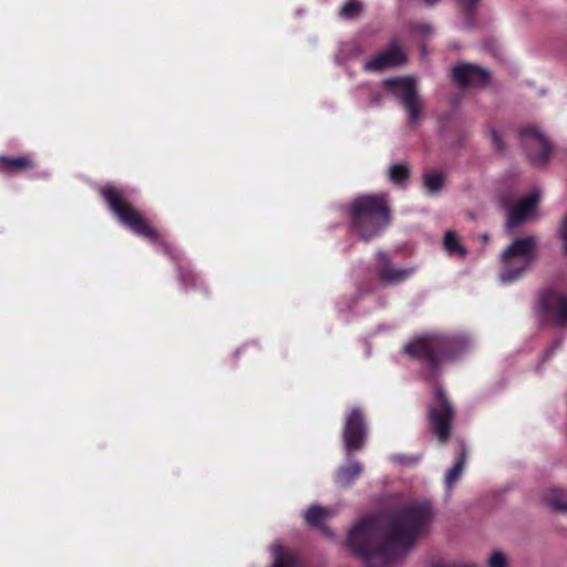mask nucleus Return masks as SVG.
<instances>
[{
    "instance_id": "1",
    "label": "nucleus",
    "mask_w": 567,
    "mask_h": 567,
    "mask_svg": "<svg viewBox=\"0 0 567 567\" xmlns=\"http://www.w3.org/2000/svg\"><path fill=\"white\" fill-rule=\"evenodd\" d=\"M431 519L429 503H412L391 514L363 517L349 530L347 544L365 567H392L427 530Z\"/></svg>"
},
{
    "instance_id": "2",
    "label": "nucleus",
    "mask_w": 567,
    "mask_h": 567,
    "mask_svg": "<svg viewBox=\"0 0 567 567\" xmlns=\"http://www.w3.org/2000/svg\"><path fill=\"white\" fill-rule=\"evenodd\" d=\"M470 343V339L463 334L426 332L406 342L403 351L431 373H435L444 362L463 353Z\"/></svg>"
},
{
    "instance_id": "3",
    "label": "nucleus",
    "mask_w": 567,
    "mask_h": 567,
    "mask_svg": "<svg viewBox=\"0 0 567 567\" xmlns=\"http://www.w3.org/2000/svg\"><path fill=\"white\" fill-rule=\"evenodd\" d=\"M101 195L121 224L130 228L134 234L157 244L161 251L169 256L172 259L177 260L181 257V252L178 250L169 247L167 243L161 239L157 231L148 226L141 213L127 202L122 190L113 186H105L101 189Z\"/></svg>"
},
{
    "instance_id": "4",
    "label": "nucleus",
    "mask_w": 567,
    "mask_h": 567,
    "mask_svg": "<svg viewBox=\"0 0 567 567\" xmlns=\"http://www.w3.org/2000/svg\"><path fill=\"white\" fill-rule=\"evenodd\" d=\"M352 226L359 238L369 241L378 236L391 220L385 195H363L351 205Z\"/></svg>"
},
{
    "instance_id": "5",
    "label": "nucleus",
    "mask_w": 567,
    "mask_h": 567,
    "mask_svg": "<svg viewBox=\"0 0 567 567\" xmlns=\"http://www.w3.org/2000/svg\"><path fill=\"white\" fill-rule=\"evenodd\" d=\"M537 239L526 236L514 240L501 255L503 284L516 281L536 259Z\"/></svg>"
},
{
    "instance_id": "6",
    "label": "nucleus",
    "mask_w": 567,
    "mask_h": 567,
    "mask_svg": "<svg viewBox=\"0 0 567 567\" xmlns=\"http://www.w3.org/2000/svg\"><path fill=\"white\" fill-rule=\"evenodd\" d=\"M383 85L408 113L409 124H416L421 120L423 110L416 80L412 76L394 78L384 80Z\"/></svg>"
},
{
    "instance_id": "7",
    "label": "nucleus",
    "mask_w": 567,
    "mask_h": 567,
    "mask_svg": "<svg viewBox=\"0 0 567 567\" xmlns=\"http://www.w3.org/2000/svg\"><path fill=\"white\" fill-rule=\"evenodd\" d=\"M454 409L441 386L435 389V400L427 406V422L431 432L440 443L445 444L451 436Z\"/></svg>"
},
{
    "instance_id": "8",
    "label": "nucleus",
    "mask_w": 567,
    "mask_h": 567,
    "mask_svg": "<svg viewBox=\"0 0 567 567\" xmlns=\"http://www.w3.org/2000/svg\"><path fill=\"white\" fill-rule=\"evenodd\" d=\"M368 437V424L359 408L351 409L344 417L342 431L343 447L347 456L361 451Z\"/></svg>"
},
{
    "instance_id": "9",
    "label": "nucleus",
    "mask_w": 567,
    "mask_h": 567,
    "mask_svg": "<svg viewBox=\"0 0 567 567\" xmlns=\"http://www.w3.org/2000/svg\"><path fill=\"white\" fill-rule=\"evenodd\" d=\"M520 144L528 158L536 165H545L548 161L551 144L535 125H526L519 132Z\"/></svg>"
},
{
    "instance_id": "10",
    "label": "nucleus",
    "mask_w": 567,
    "mask_h": 567,
    "mask_svg": "<svg viewBox=\"0 0 567 567\" xmlns=\"http://www.w3.org/2000/svg\"><path fill=\"white\" fill-rule=\"evenodd\" d=\"M537 312L545 322L567 326V296L554 290H545L539 296Z\"/></svg>"
},
{
    "instance_id": "11",
    "label": "nucleus",
    "mask_w": 567,
    "mask_h": 567,
    "mask_svg": "<svg viewBox=\"0 0 567 567\" xmlns=\"http://www.w3.org/2000/svg\"><path fill=\"white\" fill-rule=\"evenodd\" d=\"M538 200L539 193L537 190L517 202H512L509 197H503L502 206L507 212L506 227L513 229L524 224L533 215Z\"/></svg>"
},
{
    "instance_id": "12",
    "label": "nucleus",
    "mask_w": 567,
    "mask_h": 567,
    "mask_svg": "<svg viewBox=\"0 0 567 567\" xmlns=\"http://www.w3.org/2000/svg\"><path fill=\"white\" fill-rule=\"evenodd\" d=\"M452 80L460 87H481L489 80L488 72L475 64L460 63L452 69Z\"/></svg>"
},
{
    "instance_id": "13",
    "label": "nucleus",
    "mask_w": 567,
    "mask_h": 567,
    "mask_svg": "<svg viewBox=\"0 0 567 567\" xmlns=\"http://www.w3.org/2000/svg\"><path fill=\"white\" fill-rule=\"evenodd\" d=\"M405 54L396 42H391L389 48L379 52L363 64L367 72H379L405 62Z\"/></svg>"
},
{
    "instance_id": "14",
    "label": "nucleus",
    "mask_w": 567,
    "mask_h": 567,
    "mask_svg": "<svg viewBox=\"0 0 567 567\" xmlns=\"http://www.w3.org/2000/svg\"><path fill=\"white\" fill-rule=\"evenodd\" d=\"M379 278L386 285H395L406 280L413 272V268H395L385 252H378V266H377Z\"/></svg>"
},
{
    "instance_id": "15",
    "label": "nucleus",
    "mask_w": 567,
    "mask_h": 567,
    "mask_svg": "<svg viewBox=\"0 0 567 567\" xmlns=\"http://www.w3.org/2000/svg\"><path fill=\"white\" fill-rule=\"evenodd\" d=\"M272 567H306L301 557L292 549L276 543L271 547Z\"/></svg>"
},
{
    "instance_id": "16",
    "label": "nucleus",
    "mask_w": 567,
    "mask_h": 567,
    "mask_svg": "<svg viewBox=\"0 0 567 567\" xmlns=\"http://www.w3.org/2000/svg\"><path fill=\"white\" fill-rule=\"evenodd\" d=\"M348 464L342 465L336 473L334 481L340 487H350L354 481L362 474V464L353 460L351 456H347Z\"/></svg>"
},
{
    "instance_id": "17",
    "label": "nucleus",
    "mask_w": 567,
    "mask_h": 567,
    "mask_svg": "<svg viewBox=\"0 0 567 567\" xmlns=\"http://www.w3.org/2000/svg\"><path fill=\"white\" fill-rule=\"evenodd\" d=\"M543 501L554 511L567 514V493L558 487L547 488Z\"/></svg>"
},
{
    "instance_id": "18",
    "label": "nucleus",
    "mask_w": 567,
    "mask_h": 567,
    "mask_svg": "<svg viewBox=\"0 0 567 567\" xmlns=\"http://www.w3.org/2000/svg\"><path fill=\"white\" fill-rule=\"evenodd\" d=\"M34 167V163L28 156H19V157H0V171L4 173H16L25 171Z\"/></svg>"
},
{
    "instance_id": "19",
    "label": "nucleus",
    "mask_w": 567,
    "mask_h": 567,
    "mask_svg": "<svg viewBox=\"0 0 567 567\" xmlns=\"http://www.w3.org/2000/svg\"><path fill=\"white\" fill-rule=\"evenodd\" d=\"M443 246L451 257L464 258L466 256L465 247L460 243L458 237L453 230H447L445 233Z\"/></svg>"
},
{
    "instance_id": "20",
    "label": "nucleus",
    "mask_w": 567,
    "mask_h": 567,
    "mask_svg": "<svg viewBox=\"0 0 567 567\" xmlns=\"http://www.w3.org/2000/svg\"><path fill=\"white\" fill-rule=\"evenodd\" d=\"M465 462H466V450H465V446L462 445V451H461L458 458L456 460L454 465L446 472V475H445V485L449 489H451L453 487V485L462 476V473L465 467Z\"/></svg>"
},
{
    "instance_id": "21",
    "label": "nucleus",
    "mask_w": 567,
    "mask_h": 567,
    "mask_svg": "<svg viewBox=\"0 0 567 567\" xmlns=\"http://www.w3.org/2000/svg\"><path fill=\"white\" fill-rule=\"evenodd\" d=\"M444 184V175L439 172H427L423 176V185L431 195L437 194Z\"/></svg>"
},
{
    "instance_id": "22",
    "label": "nucleus",
    "mask_w": 567,
    "mask_h": 567,
    "mask_svg": "<svg viewBox=\"0 0 567 567\" xmlns=\"http://www.w3.org/2000/svg\"><path fill=\"white\" fill-rule=\"evenodd\" d=\"M303 516L309 525L320 527L322 522L328 516V511L319 505H312L308 508Z\"/></svg>"
},
{
    "instance_id": "23",
    "label": "nucleus",
    "mask_w": 567,
    "mask_h": 567,
    "mask_svg": "<svg viewBox=\"0 0 567 567\" xmlns=\"http://www.w3.org/2000/svg\"><path fill=\"white\" fill-rule=\"evenodd\" d=\"M361 10L362 3L359 0H349L342 6L340 16L346 19H352L357 17Z\"/></svg>"
},
{
    "instance_id": "24",
    "label": "nucleus",
    "mask_w": 567,
    "mask_h": 567,
    "mask_svg": "<svg viewBox=\"0 0 567 567\" xmlns=\"http://www.w3.org/2000/svg\"><path fill=\"white\" fill-rule=\"evenodd\" d=\"M389 177L394 183H402L409 177V168L402 164H394L389 168Z\"/></svg>"
},
{
    "instance_id": "25",
    "label": "nucleus",
    "mask_w": 567,
    "mask_h": 567,
    "mask_svg": "<svg viewBox=\"0 0 567 567\" xmlns=\"http://www.w3.org/2000/svg\"><path fill=\"white\" fill-rule=\"evenodd\" d=\"M507 560L503 553L494 551L488 559V567H506Z\"/></svg>"
},
{
    "instance_id": "26",
    "label": "nucleus",
    "mask_w": 567,
    "mask_h": 567,
    "mask_svg": "<svg viewBox=\"0 0 567 567\" xmlns=\"http://www.w3.org/2000/svg\"><path fill=\"white\" fill-rule=\"evenodd\" d=\"M179 280L186 286L193 285L195 281V274L192 270L178 268Z\"/></svg>"
},
{
    "instance_id": "27",
    "label": "nucleus",
    "mask_w": 567,
    "mask_h": 567,
    "mask_svg": "<svg viewBox=\"0 0 567 567\" xmlns=\"http://www.w3.org/2000/svg\"><path fill=\"white\" fill-rule=\"evenodd\" d=\"M489 136H491L492 143H493V146L495 147V150H497L499 152L503 151L504 146H503L501 135L495 130H492V131H489Z\"/></svg>"
},
{
    "instance_id": "28",
    "label": "nucleus",
    "mask_w": 567,
    "mask_h": 567,
    "mask_svg": "<svg viewBox=\"0 0 567 567\" xmlns=\"http://www.w3.org/2000/svg\"><path fill=\"white\" fill-rule=\"evenodd\" d=\"M560 235H561V239H563V244H564V249L567 254V216L565 217V219L561 223Z\"/></svg>"
},
{
    "instance_id": "29",
    "label": "nucleus",
    "mask_w": 567,
    "mask_h": 567,
    "mask_svg": "<svg viewBox=\"0 0 567 567\" xmlns=\"http://www.w3.org/2000/svg\"><path fill=\"white\" fill-rule=\"evenodd\" d=\"M414 31L421 34L432 33L433 29L430 24L420 23L414 27Z\"/></svg>"
},
{
    "instance_id": "30",
    "label": "nucleus",
    "mask_w": 567,
    "mask_h": 567,
    "mask_svg": "<svg viewBox=\"0 0 567 567\" xmlns=\"http://www.w3.org/2000/svg\"><path fill=\"white\" fill-rule=\"evenodd\" d=\"M392 458L401 464L416 463L419 461V457H409L404 455H395Z\"/></svg>"
},
{
    "instance_id": "31",
    "label": "nucleus",
    "mask_w": 567,
    "mask_h": 567,
    "mask_svg": "<svg viewBox=\"0 0 567 567\" xmlns=\"http://www.w3.org/2000/svg\"><path fill=\"white\" fill-rule=\"evenodd\" d=\"M381 100H382V96H381L380 92L372 91L370 93V105L371 106L380 105Z\"/></svg>"
},
{
    "instance_id": "32",
    "label": "nucleus",
    "mask_w": 567,
    "mask_h": 567,
    "mask_svg": "<svg viewBox=\"0 0 567 567\" xmlns=\"http://www.w3.org/2000/svg\"><path fill=\"white\" fill-rule=\"evenodd\" d=\"M462 2V4L465 7L466 9V13L470 16L472 14V10L473 8L475 7L477 0H460Z\"/></svg>"
},
{
    "instance_id": "33",
    "label": "nucleus",
    "mask_w": 567,
    "mask_h": 567,
    "mask_svg": "<svg viewBox=\"0 0 567 567\" xmlns=\"http://www.w3.org/2000/svg\"><path fill=\"white\" fill-rule=\"evenodd\" d=\"M560 343H561V341H559V340H558V341H556V342L553 344V347H551V348L546 352L545 358H546V359H547V358H549V357L553 354V352H554L557 348H559V347H560Z\"/></svg>"
},
{
    "instance_id": "34",
    "label": "nucleus",
    "mask_w": 567,
    "mask_h": 567,
    "mask_svg": "<svg viewBox=\"0 0 567 567\" xmlns=\"http://www.w3.org/2000/svg\"><path fill=\"white\" fill-rule=\"evenodd\" d=\"M482 240H483L484 243L488 240V236H487V234H483V235H482Z\"/></svg>"
}]
</instances>
